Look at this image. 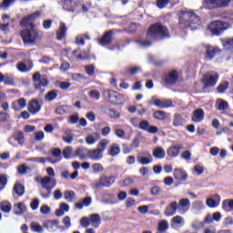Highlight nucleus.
Returning a JSON list of instances; mask_svg holds the SVG:
<instances>
[{"instance_id": "35", "label": "nucleus", "mask_w": 233, "mask_h": 233, "mask_svg": "<svg viewBox=\"0 0 233 233\" xmlns=\"http://www.w3.org/2000/svg\"><path fill=\"white\" fill-rule=\"evenodd\" d=\"M137 159L138 163L143 166L150 165V163L154 161V158L152 157V155L150 153H148L147 157H137Z\"/></svg>"}, {"instance_id": "20", "label": "nucleus", "mask_w": 233, "mask_h": 233, "mask_svg": "<svg viewBox=\"0 0 233 233\" xmlns=\"http://www.w3.org/2000/svg\"><path fill=\"white\" fill-rule=\"evenodd\" d=\"M140 130H144L145 132H148V134H157L159 132V128L156 126H150V123L147 120H142L139 123Z\"/></svg>"}, {"instance_id": "46", "label": "nucleus", "mask_w": 233, "mask_h": 233, "mask_svg": "<svg viewBox=\"0 0 233 233\" xmlns=\"http://www.w3.org/2000/svg\"><path fill=\"white\" fill-rule=\"evenodd\" d=\"M15 1L17 0H3V3L0 4V10H8Z\"/></svg>"}, {"instance_id": "17", "label": "nucleus", "mask_w": 233, "mask_h": 233, "mask_svg": "<svg viewBox=\"0 0 233 233\" xmlns=\"http://www.w3.org/2000/svg\"><path fill=\"white\" fill-rule=\"evenodd\" d=\"M42 106L43 102H39L38 99L33 98L27 104V110L29 114L35 116V114H39V112H41Z\"/></svg>"}, {"instance_id": "57", "label": "nucleus", "mask_w": 233, "mask_h": 233, "mask_svg": "<svg viewBox=\"0 0 233 233\" xmlns=\"http://www.w3.org/2000/svg\"><path fill=\"white\" fill-rule=\"evenodd\" d=\"M168 3H170V0H157V6L160 10H163V8L168 5Z\"/></svg>"}, {"instance_id": "51", "label": "nucleus", "mask_w": 233, "mask_h": 233, "mask_svg": "<svg viewBox=\"0 0 233 233\" xmlns=\"http://www.w3.org/2000/svg\"><path fill=\"white\" fill-rule=\"evenodd\" d=\"M15 140L17 141L19 145H25V134H23L21 131L15 133Z\"/></svg>"}, {"instance_id": "34", "label": "nucleus", "mask_w": 233, "mask_h": 233, "mask_svg": "<svg viewBox=\"0 0 233 233\" xmlns=\"http://www.w3.org/2000/svg\"><path fill=\"white\" fill-rule=\"evenodd\" d=\"M76 156L83 161L88 157V149H86V147H80L76 150Z\"/></svg>"}, {"instance_id": "9", "label": "nucleus", "mask_w": 233, "mask_h": 233, "mask_svg": "<svg viewBox=\"0 0 233 233\" xmlns=\"http://www.w3.org/2000/svg\"><path fill=\"white\" fill-rule=\"evenodd\" d=\"M84 3L85 0H63L62 7L66 12H78Z\"/></svg>"}, {"instance_id": "2", "label": "nucleus", "mask_w": 233, "mask_h": 233, "mask_svg": "<svg viewBox=\"0 0 233 233\" xmlns=\"http://www.w3.org/2000/svg\"><path fill=\"white\" fill-rule=\"evenodd\" d=\"M110 145V140L103 138L99 141L96 149H88L87 157L92 161H99L103 159V152L106 150V147Z\"/></svg>"}, {"instance_id": "11", "label": "nucleus", "mask_w": 233, "mask_h": 233, "mask_svg": "<svg viewBox=\"0 0 233 233\" xmlns=\"http://www.w3.org/2000/svg\"><path fill=\"white\" fill-rule=\"evenodd\" d=\"M226 25H227V22L217 20V21L211 22L208 25V30H210L212 35H221V34H223V32L227 30V26H225Z\"/></svg>"}, {"instance_id": "25", "label": "nucleus", "mask_w": 233, "mask_h": 233, "mask_svg": "<svg viewBox=\"0 0 233 233\" xmlns=\"http://www.w3.org/2000/svg\"><path fill=\"white\" fill-rule=\"evenodd\" d=\"M155 106H157V108H170L172 106L173 102L170 99H156L154 100Z\"/></svg>"}, {"instance_id": "15", "label": "nucleus", "mask_w": 233, "mask_h": 233, "mask_svg": "<svg viewBox=\"0 0 233 233\" xmlns=\"http://www.w3.org/2000/svg\"><path fill=\"white\" fill-rule=\"evenodd\" d=\"M114 29L106 31L102 37L98 40V45L101 46H110L114 43Z\"/></svg>"}, {"instance_id": "50", "label": "nucleus", "mask_w": 233, "mask_h": 233, "mask_svg": "<svg viewBox=\"0 0 233 233\" xmlns=\"http://www.w3.org/2000/svg\"><path fill=\"white\" fill-rule=\"evenodd\" d=\"M56 97H57V91L56 90H51L45 96L46 101H54V99H56Z\"/></svg>"}, {"instance_id": "22", "label": "nucleus", "mask_w": 233, "mask_h": 233, "mask_svg": "<svg viewBox=\"0 0 233 233\" xmlns=\"http://www.w3.org/2000/svg\"><path fill=\"white\" fill-rule=\"evenodd\" d=\"M219 203H221V197L218 194L211 196L206 200V205H208L209 208L219 207Z\"/></svg>"}, {"instance_id": "12", "label": "nucleus", "mask_w": 233, "mask_h": 233, "mask_svg": "<svg viewBox=\"0 0 233 233\" xmlns=\"http://www.w3.org/2000/svg\"><path fill=\"white\" fill-rule=\"evenodd\" d=\"M219 79V75L215 74L212 75L210 73H207L202 76V83L204 85V88H211L212 86H216L218 85V80Z\"/></svg>"}, {"instance_id": "10", "label": "nucleus", "mask_w": 233, "mask_h": 233, "mask_svg": "<svg viewBox=\"0 0 233 233\" xmlns=\"http://www.w3.org/2000/svg\"><path fill=\"white\" fill-rule=\"evenodd\" d=\"M204 57L206 61H212L214 57L221 54V49L211 45H203Z\"/></svg>"}, {"instance_id": "5", "label": "nucleus", "mask_w": 233, "mask_h": 233, "mask_svg": "<svg viewBox=\"0 0 233 233\" xmlns=\"http://www.w3.org/2000/svg\"><path fill=\"white\" fill-rule=\"evenodd\" d=\"M199 21V16L192 12L182 11L179 16V25H184L185 28H188L190 25H196Z\"/></svg>"}, {"instance_id": "58", "label": "nucleus", "mask_w": 233, "mask_h": 233, "mask_svg": "<svg viewBox=\"0 0 233 233\" xmlns=\"http://www.w3.org/2000/svg\"><path fill=\"white\" fill-rule=\"evenodd\" d=\"M4 83L5 85H8L9 86H14V85H15V80L14 79V77L5 75Z\"/></svg>"}, {"instance_id": "43", "label": "nucleus", "mask_w": 233, "mask_h": 233, "mask_svg": "<svg viewBox=\"0 0 233 233\" xmlns=\"http://www.w3.org/2000/svg\"><path fill=\"white\" fill-rule=\"evenodd\" d=\"M228 109V102L218 99L217 102V110L224 111Z\"/></svg>"}, {"instance_id": "37", "label": "nucleus", "mask_w": 233, "mask_h": 233, "mask_svg": "<svg viewBox=\"0 0 233 233\" xmlns=\"http://www.w3.org/2000/svg\"><path fill=\"white\" fill-rule=\"evenodd\" d=\"M79 50L76 49L73 51V56L76 57V59H81L82 61H85V59H89L90 58V50H84L79 54L78 56H76Z\"/></svg>"}, {"instance_id": "42", "label": "nucleus", "mask_w": 233, "mask_h": 233, "mask_svg": "<svg viewBox=\"0 0 233 233\" xmlns=\"http://www.w3.org/2000/svg\"><path fill=\"white\" fill-rule=\"evenodd\" d=\"M0 209L2 210V212L8 214L12 211V204L8 201L1 202Z\"/></svg>"}, {"instance_id": "33", "label": "nucleus", "mask_w": 233, "mask_h": 233, "mask_svg": "<svg viewBox=\"0 0 233 233\" xmlns=\"http://www.w3.org/2000/svg\"><path fill=\"white\" fill-rule=\"evenodd\" d=\"M13 194H16L18 198L25 196V186L21 183H15L13 187Z\"/></svg>"}, {"instance_id": "27", "label": "nucleus", "mask_w": 233, "mask_h": 233, "mask_svg": "<svg viewBox=\"0 0 233 233\" xmlns=\"http://www.w3.org/2000/svg\"><path fill=\"white\" fill-rule=\"evenodd\" d=\"M181 150H183V146H171L167 153L169 157H177L179 154H181Z\"/></svg>"}, {"instance_id": "1", "label": "nucleus", "mask_w": 233, "mask_h": 233, "mask_svg": "<svg viewBox=\"0 0 233 233\" xmlns=\"http://www.w3.org/2000/svg\"><path fill=\"white\" fill-rule=\"evenodd\" d=\"M147 37L151 41H163L164 39H170V30L167 25L157 22L147 28Z\"/></svg>"}, {"instance_id": "32", "label": "nucleus", "mask_w": 233, "mask_h": 233, "mask_svg": "<svg viewBox=\"0 0 233 233\" xmlns=\"http://www.w3.org/2000/svg\"><path fill=\"white\" fill-rule=\"evenodd\" d=\"M154 119H157V121H167L168 119V116L167 115V112L163 110H157L153 113Z\"/></svg>"}, {"instance_id": "48", "label": "nucleus", "mask_w": 233, "mask_h": 233, "mask_svg": "<svg viewBox=\"0 0 233 233\" xmlns=\"http://www.w3.org/2000/svg\"><path fill=\"white\" fill-rule=\"evenodd\" d=\"M183 123H185V119L179 115H175L173 119V127H183Z\"/></svg>"}, {"instance_id": "44", "label": "nucleus", "mask_w": 233, "mask_h": 233, "mask_svg": "<svg viewBox=\"0 0 233 233\" xmlns=\"http://www.w3.org/2000/svg\"><path fill=\"white\" fill-rule=\"evenodd\" d=\"M30 228L33 232L43 233L45 229L43 226H40L38 222H31Z\"/></svg>"}, {"instance_id": "60", "label": "nucleus", "mask_w": 233, "mask_h": 233, "mask_svg": "<svg viewBox=\"0 0 233 233\" xmlns=\"http://www.w3.org/2000/svg\"><path fill=\"white\" fill-rule=\"evenodd\" d=\"M52 156H54V157L58 158V161H61V159L63 158L61 157V149L59 147H55L52 150Z\"/></svg>"}, {"instance_id": "30", "label": "nucleus", "mask_w": 233, "mask_h": 233, "mask_svg": "<svg viewBox=\"0 0 233 233\" xmlns=\"http://www.w3.org/2000/svg\"><path fill=\"white\" fill-rule=\"evenodd\" d=\"M100 137L101 135H99V133L94 132L86 137V143L87 145H95L97 141H99Z\"/></svg>"}, {"instance_id": "56", "label": "nucleus", "mask_w": 233, "mask_h": 233, "mask_svg": "<svg viewBox=\"0 0 233 233\" xmlns=\"http://www.w3.org/2000/svg\"><path fill=\"white\" fill-rule=\"evenodd\" d=\"M80 225L83 227V228H88V227L91 225L90 218L88 217H83L80 219Z\"/></svg>"}, {"instance_id": "26", "label": "nucleus", "mask_w": 233, "mask_h": 233, "mask_svg": "<svg viewBox=\"0 0 233 233\" xmlns=\"http://www.w3.org/2000/svg\"><path fill=\"white\" fill-rule=\"evenodd\" d=\"M192 121L194 123H201L203 119H205V111L201 108H198L193 112V115L191 116Z\"/></svg>"}, {"instance_id": "38", "label": "nucleus", "mask_w": 233, "mask_h": 233, "mask_svg": "<svg viewBox=\"0 0 233 233\" xmlns=\"http://www.w3.org/2000/svg\"><path fill=\"white\" fill-rule=\"evenodd\" d=\"M222 210H224V212H232V210H233V199L232 198L223 200Z\"/></svg>"}, {"instance_id": "39", "label": "nucleus", "mask_w": 233, "mask_h": 233, "mask_svg": "<svg viewBox=\"0 0 233 233\" xmlns=\"http://www.w3.org/2000/svg\"><path fill=\"white\" fill-rule=\"evenodd\" d=\"M170 228V225L168 224V221L167 220H160L158 222L157 231L159 233H165L167 230Z\"/></svg>"}, {"instance_id": "63", "label": "nucleus", "mask_w": 233, "mask_h": 233, "mask_svg": "<svg viewBox=\"0 0 233 233\" xmlns=\"http://www.w3.org/2000/svg\"><path fill=\"white\" fill-rule=\"evenodd\" d=\"M10 119V115L8 113L0 112V123H6Z\"/></svg>"}, {"instance_id": "41", "label": "nucleus", "mask_w": 233, "mask_h": 233, "mask_svg": "<svg viewBox=\"0 0 233 233\" xmlns=\"http://www.w3.org/2000/svg\"><path fill=\"white\" fill-rule=\"evenodd\" d=\"M153 156L157 159H163V158H165V156H166L165 149H163V147H157L153 151Z\"/></svg>"}, {"instance_id": "4", "label": "nucleus", "mask_w": 233, "mask_h": 233, "mask_svg": "<svg viewBox=\"0 0 233 233\" xmlns=\"http://www.w3.org/2000/svg\"><path fill=\"white\" fill-rule=\"evenodd\" d=\"M232 0H204L202 5L206 10H219L227 8Z\"/></svg>"}, {"instance_id": "62", "label": "nucleus", "mask_w": 233, "mask_h": 233, "mask_svg": "<svg viewBox=\"0 0 233 233\" xmlns=\"http://www.w3.org/2000/svg\"><path fill=\"white\" fill-rule=\"evenodd\" d=\"M162 192L161 190V187L159 186H154L153 187H151V196H159V194Z\"/></svg>"}, {"instance_id": "61", "label": "nucleus", "mask_w": 233, "mask_h": 233, "mask_svg": "<svg viewBox=\"0 0 233 233\" xmlns=\"http://www.w3.org/2000/svg\"><path fill=\"white\" fill-rule=\"evenodd\" d=\"M89 96H91L92 99H96V101H97V100H99L100 97H101V93H99L98 90H91V91L89 92Z\"/></svg>"}, {"instance_id": "36", "label": "nucleus", "mask_w": 233, "mask_h": 233, "mask_svg": "<svg viewBox=\"0 0 233 233\" xmlns=\"http://www.w3.org/2000/svg\"><path fill=\"white\" fill-rule=\"evenodd\" d=\"M121 153V148L117 144H113L107 150V154L111 156V157H116L118 154Z\"/></svg>"}, {"instance_id": "14", "label": "nucleus", "mask_w": 233, "mask_h": 233, "mask_svg": "<svg viewBox=\"0 0 233 233\" xmlns=\"http://www.w3.org/2000/svg\"><path fill=\"white\" fill-rule=\"evenodd\" d=\"M33 81L35 84V88L36 90H41L45 86H48V78L41 76V73L36 72L33 75Z\"/></svg>"}, {"instance_id": "24", "label": "nucleus", "mask_w": 233, "mask_h": 233, "mask_svg": "<svg viewBox=\"0 0 233 233\" xmlns=\"http://www.w3.org/2000/svg\"><path fill=\"white\" fill-rule=\"evenodd\" d=\"M178 208H177V202L173 201L169 205L167 206L164 214L165 216H167V218H170L172 216H175L176 212H177Z\"/></svg>"}, {"instance_id": "6", "label": "nucleus", "mask_w": 233, "mask_h": 233, "mask_svg": "<svg viewBox=\"0 0 233 233\" xmlns=\"http://www.w3.org/2000/svg\"><path fill=\"white\" fill-rule=\"evenodd\" d=\"M40 183L41 185H43V188L47 190L46 194L42 193L41 196L42 198H44V199H48V198H50V196L52 195L53 188H56V185H57V181L56 180V178H52L46 176L41 179Z\"/></svg>"}, {"instance_id": "18", "label": "nucleus", "mask_w": 233, "mask_h": 233, "mask_svg": "<svg viewBox=\"0 0 233 233\" xmlns=\"http://www.w3.org/2000/svg\"><path fill=\"white\" fill-rule=\"evenodd\" d=\"M16 69L22 74H27L34 69V61L31 59L24 60L16 64Z\"/></svg>"}, {"instance_id": "45", "label": "nucleus", "mask_w": 233, "mask_h": 233, "mask_svg": "<svg viewBox=\"0 0 233 233\" xmlns=\"http://www.w3.org/2000/svg\"><path fill=\"white\" fill-rule=\"evenodd\" d=\"M228 86H230V83L228 81H224L217 87V91L218 94H225V91L228 90Z\"/></svg>"}, {"instance_id": "53", "label": "nucleus", "mask_w": 233, "mask_h": 233, "mask_svg": "<svg viewBox=\"0 0 233 233\" xmlns=\"http://www.w3.org/2000/svg\"><path fill=\"white\" fill-rule=\"evenodd\" d=\"M107 114L109 116V117H111V119H119L121 114H119V112L116 109H112V108H109L107 110Z\"/></svg>"}, {"instance_id": "21", "label": "nucleus", "mask_w": 233, "mask_h": 233, "mask_svg": "<svg viewBox=\"0 0 233 233\" xmlns=\"http://www.w3.org/2000/svg\"><path fill=\"white\" fill-rule=\"evenodd\" d=\"M25 106H26V99L24 97L15 100L11 104V108H13L15 112H21Z\"/></svg>"}, {"instance_id": "13", "label": "nucleus", "mask_w": 233, "mask_h": 233, "mask_svg": "<svg viewBox=\"0 0 233 233\" xmlns=\"http://www.w3.org/2000/svg\"><path fill=\"white\" fill-rule=\"evenodd\" d=\"M115 183L116 176H102L100 177L99 181L95 184V188H103V187H106V188H110V187Z\"/></svg>"}, {"instance_id": "47", "label": "nucleus", "mask_w": 233, "mask_h": 233, "mask_svg": "<svg viewBox=\"0 0 233 233\" xmlns=\"http://www.w3.org/2000/svg\"><path fill=\"white\" fill-rule=\"evenodd\" d=\"M222 45L226 50L233 51V38H225L222 41Z\"/></svg>"}, {"instance_id": "16", "label": "nucleus", "mask_w": 233, "mask_h": 233, "mask_svg": "<svg viewBox=\"0 0 233 233\" xmlns=\"http://www.w3.org/2000/svg\"><path fill=\"white\" fill-rule=\"evenodd\" d=\"M179 80V74L177 70H172L169 73L164 75L163 81L168 86H174Z\"/></svg>"}, {"instance_id": "8", "label": "nucleus", "mask_w": 233, "mask_h": 233, "mask_svg": "<svg viewBox=\"0 0 233 233\" xmlns=\"http://www.w3.org/2000/svg\"><path fill=\"white\" fill-rule=\"evenodd\" d=\"M41 11H35V13L25 16L20 21V26H24V28H35V25L34 23L41 17Z\"/></svg>"}, {"instance_id": "64", "label": "nucleus", "mask_w": 233, "mask_h": 233, "mask_svg": "<svg viewBox=\"0 0 233 233\" xmlns=\"http://www.w3.org/2000/svg\"><path fill=\"white\" fill-rule=\"evenodd\" d=\"M194 208L195 210H203L205 208V205L203 204V201L198 200L194 203Z\"/></svg>"}, {"instance_id": "29", "label": "nucleus", "mask_w": 233, "mask_h": 233, "mask_svg": "<svg viewBox=\"0 0 233 233\" xmlns=\"http://www.w3.org/2000/svg\"><path fill=\"white\" fill-rule=\"evenodd\" d=\"M89 221L95 228H99V226L101 225V216L99 214H91L89 216Z\"/></svg>"}, {"instance_id": "52", "label": "nucleus", "mask_w": 233, "mask_h": 233, "mask_svg": "<svg viewBox=\"0 0 233 233\" xmlns=\"http://www.w3.org/2000/svg\"><path fill=\"white\" fill-rule=\"evenodd\" d=\"M62 155L64 156L65 159H70V157H72V147H66L63 149Z\"/></svg>"}, {"instance_id": "3", "label": "nucleus", "mask_w": 233, "mask_h": 233, "mask_svg": "<svg viewBox=\"0 0 233 233\" xmlns=\"http://www.w3.org/2000/svg\"><path fill=\"white\" fill-rule=\"evenodd\" d=\"M20 35L24 45H35L39 41V31L35 28L24 29L21 31Z\"/></svg>"}, {"instance_id": "59", "label": "nucleus", "mask_w": 233, "mask_h": 233, "mask_svg": "<svg viewBox=\"0 0 233 233\" xmlns=\"http://www.w3.org/2000/svg\"><path fill=\"white\" fill-rule=\"evenodd\" d=\"M65 196V199H66L67 201H73L74 198H76V192L74 191H66L64 193Z\"/></svg>"}, {"instance_id": "7", "label": "nucleus", "mask_w": 233, "mask_h": 233, "mask_svg": "<svg viewBox=\"0 0 233 233\" xmlns=\"http://www.w3.org/2000/svg\"><path fill=\"white\" fill-rule=\"evenodd\" d=\"M103 97L111 105H123V95L116 91L107 89L104 91Z\"/></svg>"}, {"instance_id": "19", "label": "nucleus", "mask_w": 233, "mask_h": 233, "mask_svg": "<svg viewBox=\"0 0 233 233\" xmlns=\"http://www.w3.org/2000/svg\"><path fill=\"white\" fill-rule=\"evenodd\" d=\"M66 32H68V27L64 22L59 23V26L56 33V37L57 41H65L66 39Z\"/></svg>"}, {"instance_id": "28", "label": "nucleus", "mask_w": 233, "mask_h": 233, "mask_svg": "<svg viewBox=\"0 0 233 233\" xmlns=\"http://www.w3.org/2000/svg\"><path fill=\"white\" fill-rule=\"evenodd\" d=\"M177 208L179 212H188V209L190 208V199L181 198L177 204Z\"/></svg>"}, {"instance_id": "49", "label": "nucleus", "mask_w": 233, "mask_h": 233, "mask_svg": "<svg viewBox=\"0 0 233 233\" xmlns=\"http://www.w3.org/2000/svg\"><path fill=\"white\" fill-rule=\"evenodd\" d=\"M85 71H86V74L89 76V77H92V76L96 74V66L94 64L87 65L85 66Z\"/></svg>"}, {"instance_id": "31", "label": "nucleus", "mask_w": 233, "mask_h": 233, "mask_svg": "<svg viewBox=\"0 0 233 233\" xmlns=\"http://www.w3.org/2000/svg\"><path fill=\"white\" fill-rule=\"evenodd\" d=\"M26 212V206L23 202H19L15 204L14 206V214L16 216H21V214H25Z\"/></svg>"}, {"instance_id": "23", "label": "nucleus", "mask_w": 233, "mask_h": 233, "mask_svg": "<svg viewBox=\"0 0 233 233\" xmlns=\"http://www.w3.org/2000/svg\"><path fill=\"white\" fill-rule=\"evenodd\" d=\"M173 176L177 181H187L188 179V174L183 168H175Z\"/></svg>"}, {"instance_id": "54", "label": "nucleus", "mask_w": 233, "mask_h": 233, "mask_svg": "<svg viewBox=\"0 0 233 233\" xmlns=\"http://www.w3.org/2000/svg\"><path fill=\"white\" fill-rule=\"evenodd\" d=\"M139 72H141V67L139 66H134L126 70V74H128L129 76H136L137 74H139Z\"/></svg>"}, {"instance_id": "55", "label": "nucleus", "mask_w": 233, "mask_h": 233, "mask_svg": "<svg viewBox=\"0 0 233 233\" xmlns=\"http://www.w3.org/2000/svg\"><path fill=\"white\" fill-rule=\"evenodd\" d=\"M28 170H30V167H26V165H25V164H21L17 167V172L21 176H25V174H26V172H28Z\"/></svg>"}, {"instance_id": "40", "label": "nucleus", "mask_w": 233, "mask_h": 233, "mask_svg": "<svg viewBox=\"0 0 233 233\" xmlns=\"http://www.w3.org/2000/svg\"><path fill=\"white\" fill-rule=\"evenodd\" d=\"M2 20L5 24H0V30H2V32H5V30H6V28H8L10 26V15H8L6 14L3 15Z\"/></svg>"}]
</instances>
